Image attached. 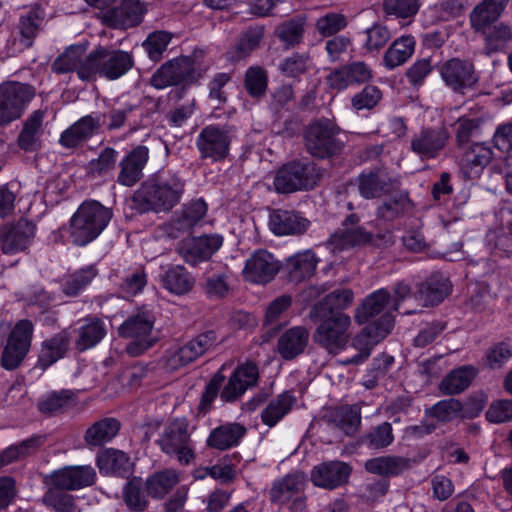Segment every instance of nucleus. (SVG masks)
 <instances>
[{
    "label": "nucleus",
    "mask_w": 512,
    "mask_h": 512,
    "mask_svg": "<svg viewBox=\"0 0 512 512\" xmlns=\"http://www.w3.org/2000/svg\"><path fill=\"white\" fill-rule=\"evenodd\" d=\"M106 335L104 322L97 317L83 320V324L75 330V348L84 352L96 346Z\"/></svg>",
    "instance_id": "a19ab883"
},
{
    "label": "nucleus",
    "mask_w": 512,
    "mask_h": 512,
    "mask_svg": "<svg viewBox=\"0 0 512 512\" xmlns=\"http://www.w3.org/2000/svg\"><path fill=\"white\" fill-rule=\"evenodd\" d=\"M351 473L348 464L341 461H327L315 466L311 471V481L315 486L334 489L345 484Z\"/></svg>",
    "instance_id": "c85d7f7f"
},
{
    "label": "nucleus",
    "mask_w": 512,
    "mask_h": 512,
    "mask_svg": "<svg viewBox=\"0 0 512 512\" xmlns=\"http://www.w3.org/2000/svg\"><path fill=\"white\" fill-rule=\"evenodd\" d=\"M34 326L30 320H19L11 329L1 355V366L14 370L28 354L33 338Z\"/></svg>",
    "instance_id": "2eb2a0df"
},
{
    "label": "nucleus",
    "mask_w": 512,
    "mask_h": 512,
    "mask_svg": "<svg viewBox=\"0 0 512 512\" xmlns=\"http://www.w3.org/2000/svg\"><path fill=\"white\" fill-rule=\"evenodd\" d=\"M86 50L84 45H71L53 61L52 71L56 74L76 72L80 80L90 81V78H86L84 75L86 67L91 61V52L87 54Z\"/></svg>",
    "instance_id": "bb28decb"
},
{
    "label": "nucleus",
    "mask_w": 512,
    "mask_h": 512,
    "mask_svg": "<svg viewBox=\"0 0 512 512\" xmlns=\"http://www.w3.org/2000/svg\"><path fill=\"white\" fill-rule=\"evenodd\" d=\"M145 13L146 7L140 0H121L103 15V23L113 29L126 30L141 24Z\"/></svg>",
    "instance_id": "4be33fe9"
},
{
    "label": "nucleus",
    "mask_w": 512,
    "mask_h": 512,
    "mask_svg": "<svg viewBox=\"0 0 512 512\" xmlns=\"http://www.w3.org/2000/svg\"><path fill=\"white\" fill-rule=\"evenodd\" d=\"M414 48L415 40L411 36H403L395 40L384 54L385 66L394 69L404 64L414 53Z\"/></svg>",
    "instance_id": "13d9d810"
},
{
    "label": "nucleus",
    "mask_w": 512,
    "mask_h": 512,
    "mask_svg": "<svg viewBox=\"0 0 512 512\" xmlns=\"http://www.w3.org/2000/svg\"><path fill=\"white\" fill-rule=\"evenodd\" d=\"M98 274L95 265L75 271L68 275L63 282L62 291L67 296H77Z\"/></svg>",
    "instance_id": "0e129e2a"
},
{
    "label": "nucleus",
    "mask_w": 512,
    "mask_h": 512,
    "mask_svg": "<svg viewBox=\"0 0 512 512\" xmlns=\"http://www.w3.org/2000/svg\"><path fill=\"white\" fill-rule=\"evenodd\" d=\"M132 110V107L111 108L102 115H85L61 133L59 144L66 149H79L97 134L103 126L107 131L122 128Z\"/></svg>",
    "instance_id": "f03ea898"
},
{
    "label": "nucleus",
    "mask_w": 512,
    "mask_h": 512,
    "mask_svg": "<svg viewBox=\"0 0 512 512\" xmlns=\"http://www.w3.org/2000/svg\"><path fill=\"white\" fill-rule=\"evenodd\" d=\"M507 3L508 0H484L476 6L471 13L470 20L472 27L479 32L495 24Z\"/></svg>",
    "instance_id": "de8ad7c7"
},
{
    "label": "nucleus",
    "mask_w": 512,
    "mask_h": 512,
    "mask_svg": "<svg viewBox=\"0 0 512 512\" xmlns=\"http://www.w3.org/2000/svg\"><path fill=\"white\" fill-rule=\"evenodd\" d=\"M172 38L173 34L164 30H158L150 33L142 43L149 59L154 62L160 61Z\"/></svg>",
    "instance_id": "774afa93"
},
{
    "label": "nucleus",
    "mask_w": 512,
    "mask_h": 512,
    "mask_svg": "<svg viewBox=\"0 0 512 512\" xmlns=\"http://www.w3.org/2000/svg\"><path fill=\"white\" fill-rule=\"evenodd\" d=\"M113 216L111 209L98 201L83 202L70 220L69 237L74 245L85 246L95 240Z\"/></svg>",
    "instance_id": "7ed1b4c3"
},
{
    "label": "nucleus",
    "mask_w": 512,
    "mask_h": 512,
    "mask_svg": "<svg viewBox=\"0 0 512 512\" xmlns=\"http://www.w3.org/2000/svg\"><path fill=\"white\" fill-rule=\"evenodd\" d=\"M134 66L133 54L120 49L98 46L91 51V61L86 67V78L90 81L97 76L116 80L128 73Z\"/></svg>",
    "instance_id": "423d86ee"
},
{
    "label": "nucleus",
    "mask_w": 512,
    "mask_h": 512,
    "mask_svg": "<svg viewBox=\"0 0 512 512\" xmlns=\"http://www.w3.org/2000/svg\"><path fill=\"white\" fill-rule=\"evenodd\" d=\"M120 422L112 417L95 421L85 431L83 439L90 449L101 447L110 442L120 430Z\"/></svg>",
    "instance_id": "58836bf2"
},
{
    "label": "nucleus",
    "mask_w": 512,
    "mask_h": 512,
    "mask_svg": "<svg viewBox=\"0 0 512 512\" xmlns=\"http://www.w3.org/2000/svg\"><path fill=\"white\" fill-rule=\"evenodd\" d=\"M264 36V28L256 26L246 30L238 39L231 52L233 61H240L248 57L260 44Z\"/></svg>",
    "instance_id": "680f3d73"
},
{
    "label": "nucleus",
    "mask_w": 512,
    "mask_h": 512,
    "mask_svg": "<svg viewBox=\"0 0 512 512\" xmlns=\"http://www.w3.org/2000/svg\"><path fill=\"white\" fill-rule=\"evenodd\" d=\"M440 74L449 88L461 94L472 89L479 80L474 64L459 58H452L443 63Z\"/></svg>",
    "instance_id": "aec40b11"
},
{
    "label": "nucleus",
    "mask_w": 512,
    "mask_h": 512,
    "mask_svg": "<svg viewBox=\"0 0 512 512\" xmlns=\"http://www.w3.org/2000/svg\"><path fill=\"white\" fill-rule=\"evenodd\" d=\"M208 70V65L194 53L163 63L152 75L150 84L156 89L197 82Z\"/></svg>",
    "instance_id": "20e7f679"
},
{
    "label": "nucleus",
    "mask_w": 512,
    "mask_h": 512,
    "mask_svg": "<svg viewBox=\"0 0 512 512\" xmlns=\"http://www.w3.org/2000/svg\"><path fill=\"white\" fill-rule=\"evenodd\" d=\"M310 318L320 322L313 333V340L317 345L332 355H337L346 347L351 326V318L348 314L337 312L332 315L327 314L325 317L310 314Z\"/></svg>",
    "instance_id": "6e6552de"
},
{
    "label": "nucleus",
    "mask_w": 512,
    "mask_h": 512,
    "mask_svg": "<svg viewBox=\"0 0 512 512\" xmlns=\"http://www.w3.org/2000/svg\"><path fill=\"white\" fill-rule=\"evenodd\" d=\"M231 128L227 126L208 125L204 127L196 139V146L202 159L218 162L229 154Z\"/></svg>",
    "instance_id": "f3484780"
},
{
    "label": "nucleus",
    "mask_w": 512,
    "mask_h": 512,
    "mask_svg": "<svg viewBox=\"0 0 512 512\" xmlns=\"http://www.w3.org/2000/svg\"><path fill=\"white\" fill-rule=\"evenodd\" d=\"M413 460L402 456H379L367 460L365 470L372 474L394 477L412 468Z\"/></svg>",
    "instance_id": "e433bc0d"
},
{
    "label": "nucleus",
    "mask_w": 512,
    "mask_h": 512,
    "mask_svg": "<svg viewBox=\"0 0 512 512\" xmlns=\"http://www.w3.org/2000/svg\"><path fill=\"white\" fill-rule=\"evenodd\" d=\"M35 234V224L24 218L3 224L0 226V249L6 255L24 252L31 245Z\"/></svg>",
    "instance_id": "a211bd4d"
},
{
    "label": "nucleus",
    "mask_w": 512,
    "mask_h": 512,
    "mask_svg": "<svg viewBox=\"0 0 512 512\" xmlns=\"http://www.w3.org/2000/svg\"><path fill=\"white\" fill-rule=\"evenodd\" d=\"M184 192L185 181L178 174L159 172L134 192L133 202L140 212L166 213L180 203Z\"/></svg>",
    "instance_id": "f257e3e1"
},
{
    "label": "nucleus",
    "mask_w": 512,
    "mask_h": 512,
    "mask_svg": "<svg viewBox=\"0 0 512 512\" xmlns=\"http://www.w3.org/2000/svg\"><path fill=\"white\" fill-rule=\"evenodd\" d=\"M386 306L391 309L390 293L386 289H379L367 296L356 309L355 321L358 324H364L370 318L380 314Z\"/></svg>",
    "instance_id": "864d4df0"
},
{
    "label": "nucleus",
    "mask_w": 512,
    "mask_h": 512,
    "mask_svg": "<svg viewBox=\"0 0 512 512\" xmlns=\"http://www.w3.org/2000/svg\"><path fill=\"white\" fill-rule=\"evenodd\" d=\"M246 433V427L238 422L225 423L210 432L207 445L217 450H227L237 446Z\"/></svg>",
    "instance_id": "c9c22d12"
},
{
    "label": "nucleus",
    "mask_w": 512,
    "mask_h": 512,
    "mask_svg": "<svg viewBox=\"0 0 512 512\" xmlns=\"http://www.w3.org/2000/svg\"><path fill=\"white\" fill-rule=\"evenodd\" d=\"M340 127L329 119L311 122L304 131L306 151L314 158L328 159L342 153L344 142L339 138Z\"/></svg>",
    "instance_id": "39448f33"
},
{
    "label": "nucleus",
    "mask_w": 512,
    "mask_h": 512,
    "mask_svg": "<svg viewBox=\"0 0 512 512\" xmlns=\"http://www.w3.org/2000/svg\"><path fill=\"white\" fill-rule=\"evenodd\" d=\"M70 346L68 331L62 330L49 339L42 342L38 356L37 367L46 370L59 359L63 358Z\"/></svg>",
    "instance_id": "f704fd0d"
},
{
    "label": "nucleus",
    "mask_w": 512,
    "mask_h": 512,
    "mask_svg": "<svg viewBox=\"0 0 512 512\" xmlns=\"http://www.w3.org/2000/svg\"><path fill=\"white\" fill-rule=\"evenodd\" d=\"M161 283L170 293L181 296L193 289L195 279L184 266L176 265L169 267L161 275Z\"/></svg>",
    "instance_id": "09e8293b"
},
{
    "label": "nucleus",
    "mask_w": 512,
    "mask_h": 512,
    "mask_svg": "<svg viewBox=\"0 0 512 512\" xmlns=\"http://www.w3.org/2000/svg\"><path fill=\"white\" fill-rule=\"evenodd\" d=\"M472 365H464L453 369L440 382L439 390L444 395H457L465 391L477 375Z\"/></svg>",
    "instance_id": "a18cd8bd"
},
{
    "label": "nucleus",
    "mask_w": 512,
    "mask_h": 512,
    "mask_svg": "<svg viewBox=\"0 0 512 512\" xmlns=\"http://www.w3.org/2000/svg\"><path fill=\"white\" fill-rule=\"evenodd\" d=\"M449 141L445 126L422 127L410 137L409 151L422 162L432 161L443 154Z\"/></svg>",
    "instance_id": "ddd939ff"
},
{
    "label": "nucleus",
    "mask_w": 512,
    "mask_h": 512,
    "mask_svg": "<svg viewBox=\"0 0 512 512\" xmlns=\"http://www.w3.org/2000/svg\"><path fill=\"white\" fill-rule=\"evenodd\" d=\"M45 117V111L35 110L24 122L18 136V146L24 151H36L40 148V136Z\"/></svg>",
    "instance_id": "49530a36"
},
{
    "label": "nucleus",
    "mask_w": 512,
    "mask_h": 512,
    "mask_svg": "<svg viewBox=\"0 0 512 512\" xmlns=\"http://www.w3.org/2000/svg\"><path fill=\"white\" fill-rule=\"evenodd\" d=\"M354 300V293L349 288L335 289L327 294L322 300L314 304L310 310L313 316H323L327 314H336L350 307Z\"/></svg>",
    "instance_id": "ea45409f"
},
{
    "label": "nucleus",
    "mask_w": 512,
    "mask_h": 512,
    "mask_svg": "<svg viewBox=\"0 0 512 512\" xmlns=\"http://www.w3.org/2000/svg\"><path fill=\"white\" fill-rule=\"evenodd\" d=\"M323 421L342 430L346 435L355 434L361 425V413L357 406H340L328 409Z\"/></svg>",
    "instance_id": "72a5a7b5"
},
{
    "label": "nucleus",
    "mask_w": 512,
    "mask_h": 512,
    "mask_svg": "<svg viewBox=\"0 0 512 512\" xmlns=\"http://www.w3.org/2000/svg\"><path fill=\"white\" fill-rule=\"evenodd\" d=\"M492 159V149L484 143L475 142L463 149L461 164L467 169L482 170Z\"/></svg>",
    "instance_id": "bf43d9fd"
},
{
    "label": "nucleus",
    "mask_w": 512,
    "mask_h": 512,
    "mask_svg": "<svg viewBox=\"0 0 512 512\" xmlns=\"http://www.w3.org/2000/svg\"><path fill=\"white\" fill-rule=\"evenodd\" d=\"M451 283L442 274H432L420 284L416 296L425 306H435L441 303L451 292Z\"/></svg>",
    "instance_id": "4c0bfd02"
},
{
    "label": "nucleus",
    "mask_w": 512,
    "mask_h": 512,
    "mask_svg": "<svg viewBox=\"0 0 512 512\" xmlns=\"http://www.w3.org/2000/svg\"><path fill=\"white\" fill-rule=\"evenodd\" d=\"M36 89L29 84L16 81L0 85V126L19 119L28 103L34 98Z\"/></svg>",
    "instance_id": "9b49d317"
},
{
    "label": "nucleus",
    "mask_w": 512,
    "mask_h": 512,
    "mask_svg": "<svg viewBox=\"0 0 512 512\" xmlns=\"http://www.w3.org/2000/svg\"><path fill=\"white\" fill-rule=\"evenodd\" d=\"M412 201L407 193H399L391 196L378 206L377 218L385 222H393L403 217L412 209Z\"/></svg>",
    "instance_id": "4d7b16f0"
},
{
    "label": "nucleus",
    "mask_w": 512,
    "mask_h": 512,
    "mask_svg": "<svg viewBox=\"0 0 512 512\" xmlns=\"http://www.w3.org/2000/svg\"><path fill=\"white\" fill-rule=\"evenodd\" d=\"M207 204L202 199L192 200L182 207L180 214L173 219L166 228L168 235L178 238L189 233L206 215Z\"/></svg>",
    "instance_id": "c756f323"
},
{
    "label": "nucleus",
    "mask_w": 512,
    "mask_h": 512,
    "mask_svg": "<svg viewBox=\"0 0 512 512\" xmlns=\"http://www.w3.org/2000/svg\"><path fill=\"white\" fill-rule=\"evenodd\" d=\"M280 268L281 265L273 254L259 249L246 260L243 276L249 282L266 284L274 279Z\"/></svg>",
    "instance_id": "5701e85b"
},
{
    "label": "nucleus",
    "mask_w": 512,
    "mask_h": 512,
    "mask_svg": "<svg viewBox=\"0 0 512 512\" xmlns=\"http://www.w3.org/2000/svg\"><path fill=\"white\" fill-rule=\"evenodd\" d=\"M485 38V48L489 53L503 49L512 40V28L504 23H495L480 31Z\"/></svg>",
    "instance_id": "e2e57ef3"
},
{
    "label": "nucleus",
    "mask_w": 512,
    "mask_h": 512,
    "mask_svg": "<svg viewBox=\"0 0 512 512\" xmlns=\"http://www.w3.org/2000/svg\"><path fill=\"white\" fill-rule=\"evenodd\" d=\"M179 482V473L175 469L167 468L148 476L145 480V487L151 498L162 500Z\"/></svg>",
    "instance_id": "79ce46f5"
},
{
    "label": "nucleus",
    "mask_w": 512,
    "mask_h": 512,
    "mask_svg": "<svg viewBox=\"0 0 512 512\" xmlns=\"http://www.w3.org/2000/svg\"><path fill=\"white\" fill-rule=\"evenodd\" d=\"M118 151L112 147L102 149L97 158L90 160L86 171L91 177H104L113 173L116 168Z\"/></svg>",
    "instance_id": "052dcab7"
},
{
    "label": "nucleus",
    "mask_w": 512,
    "mask_h": 512,
    "mask_svg": "<svg viewBox=\"0 0 512 512\" xmlns=\"http://www.w3.org/2000/svg\"><path fill=\"white\" fill-rule=\"evenodd\" d=\"M44 23L43 12L37 8L22 13L14 30L15 44L20 50L31 48L34 40L42 30Z\"/></svg>",
    "instance_id": "7c9ffc66"
},
{
    "label": "nucleus",
    "mask_w": 512,
    "mask_h": 512,
    "mask_svg": "<svg viewBox=\"0 0 512 512\" xmlns=\"http://www.w3.org/2000/svg\"><path fill=\"white\" fill-rule=\"evenodd\" d=\"M372 77L371 68L363 61H356L332 70L326 76V83L331 89L342 91L351 85L367 83Z\"/></svg>",
    "instance_id": "b1692460"
},
{
    "label": "nucleus",
    "mask_w": 512,
    "mask_h": 512,
    "mask_svg": "<svg viewBox=\"0 0 512 512\" xmlns=\"http://www.w3.org/2000/svg\"><path fill=\"white\" fill-rule=\"evenodd\" d=\"M360 217L351 213L341 223V227L332 233L326 241V247L332 253H339L358 246H366L371 240V232L359 225Z\"/></svg>",
    "instance_id": "dca6fc26"
},
{
    "label": "nucleus",
    "mask_w": 512,
    "mask_h": 512,
    "mask_svg": "<svg viewBox=\"0 0 512 512\" xmlns=\"http://www.w3.org/2000/svg\"><path fill=\"white\" fill-rule=\"evenodd\" d=\"M222 244L223 237L221 235L205 234L181 240L178 243L177 252L186 263L196 265L210 259Z\"/></svg>",
    "instance_id": "6ab92c4d"
},
{
    "label": "nucleus",
    "mask_w": 512,
    "mask_h": 512,
    "mask_svg": "<svg viewBox=\"0 0 512 512\" xmlns=\"http://www.w3.org/2000/svg\"><path fill=\"white\" fill-rule=\"evenodd\" d=\"M317 262L315 254L310 250L289 257L285 264L289 280L300 283L310 278L315 273Z\"/></svg>",
    "instance_id": "37998d69"
},
{
    "label": "nucleus",
    "mask_w": 512,
    "mask_h": 512,
    "mask_svg": "<svg viewBox=\"0 0 512 512\" xmlns=\"http://www.w3.org/2000/svg\"><path fill=\"white\" fill-rule=\"evenodd\" d=\"M97 465L101 472L125 476L131 471L129 456L115 449H108L97 456Z\"/></svg>",
    "instance_id": "6e6d98bb"
},
{
    "label": "nucleus",
    "mask_w": 512,
    "mask_h": 512,
    "mask_svg": "<svg viewBox=\"0 0 512 512\" xmlns=\"http://www.w3.org/2000/svg\"><path fill=\"white\" fill-rule=\"evenodd\" d=\"M357 183L359 193L365 199L380 198L388 194L393 187L391 179L379 172L362 173Z\"/></svg>",
    "instance_id": "8fccbe9b"
},
{
    "label": "nucleus",
    "mask_w": 512,
    "mask_h": 512,
    "mask_svg": "<svg viewBox=\"0 0 512 512\" xmlns=\"http://www.w3.org/2000/svg\"><path fill=\"white\" fill-rule=\"evenodd\" d=\"M394 325L393 318L390 314L382 315L378 320L365 326L351 342V347L357 353L342 361L344 365H358L363 363L371 354V350L375 345L381 342L390 334Z\"/></svg>",
    "instance_id": "f8f14e48"
},
{
    "label": "nucleus",
    "mask_w": 512,
    "mask_h": 512,
    "mask_svg": "<svg viewBox=\"0 0 512 512\" xmlns=\"http://www.w3.org/2000/svg\"><path fill=\"white\" fill-rule=\"evenodd\" d=\"M296 398L292 392L285 391L272 399L261 412V420L268 427H274L292 409Z\"/></svg>",
    "instance_id": "5fc2aeb1"
},
{
    "label": "nucleus",
    "mask_w": 512,
    "mask_h": 512,
    "mask_svg": "<svg viewBox=\"0 0 512 512\" xmlns=\"http://www.w3.org/2000/svg\"><path fill=\"white\" fill-rule=\"evenodd\" d=\"M149 160V149L138 145L128 152L119 162L117 182L126 187H132L144 176L143 170Z\"/></svg>",
    "instance_id": "a878e982"
},
{
    "label": "nucleus",
    "mask_w": 512,
    "mask_h": 512,
    "mask_svg": "<svg viewBox=\"0 0 512 512\" xmlns=\"http://www.w3.org/2000/svg\"><path fill=\"white\" fill-rule=\"evenodd\" d=\"M268 87V73L261 66L249 67L244 76V88L252 98H262Z\"/></svg>",
    "instance_id": "338daca9"
},
{
    "label": "nucleus",
    "mask_w": 512,
    "mask_h": 512,
    "mask_svg": "<svg viewBox=\"0 0 512 512\" xmlns=\"http://www.w3.org/2000/svg\"><path fill=\"white\" fill-rule=\"evenodd\" d=\"M306 24L307 16L299 14L276 26L274 34L286 49L294 48L303 42Z\"/></svg>",
    "instance_id": "c03bdc74"
},
{
    "label": "nucleus",
    "mask_w": 512,
    "mask_h": 512,
    "mask_svg": "<svg viewBox=\"0 0 512 512\" xmlns=\"http://www.w3.org/2000/svg\"><path fill=\"white\" fill-rule=\"evenodd\" d=\"M310 339V332L304 326H295L283 332L277 341V352L284 360H293L301 355Z\"/></svg>",
    "instance_id": "473e14b6"
},
{
    "label": "nucleus",
    "mask_w": 512,
    "mask_h": 512,
    "mask_svg": "<svg viewBox=\"0 0 512 512\" xmlns=\"http://www.w3.org/2000/svg\"><path fill=\"white\" fill-rule=\"evenodd\" d=\"M189 422L186 418H175L164 427L157 440L161 451L174 456L182 465L190 464L195 458L193 442L190 437Z\"/></svg>",
    "instance_id": "9d476101"
},
{
    "label": "nucleus",
    "mask_w": 512,
    "mask_h": 512,
    "mask_svg": "<svg viewBox=\"0 0 512 512\" xmlns=\"http://www.w3.org/2000/svg\"><path fill=\"white\" fill-rule=\"evenodd\" d=\"M259 381V369L255 362L246 361L238 365L228 378L220 393L224 402H236Z\"/></svg>",
    "instance_id": "412c9836"
},
{
    "label": "nucleus",
    "mask_w": 512,
    "mask_h": 512,
    "mask_svg": "<svg viewBox=\"0 0 512 512\" xmlns=\"http://www.w3.org/2000/svg\"><path fill=\"white\" fill-rule=\"evenodd\" d=\"M320 178L321 173L315 163L309 160H293L279 168L273 184L277 192L289 194L314 189Z\"/></svg>",
    "instance_id": "0eeeda50"
},
{
    "label": "nucleus",
    "mask_w": 512,
    "mask_h": 512,
    "mask_svg": "<svg viewBox=\"0 0 512 512\" xmlns=\"http://www.w3.org/2000/svg\"><path fill=\"white\" fill-rule=\"evenodd\" d=\"M310 221L295 210L275 209L270 214L269 226L277 236H299L310 227Z\"/></svg>",
    "instance_id": "cd10ccee"
},
{
    "label": "nucleus",
    "mask_w": 512,
    "mask_h": 512,
    "mask_svg": "<svg viewBox=\"0 0 512 512\" xmlns=\"http://www.w3.org/2000/svg\"><path fill=\"white\" fill-rule=\"evenodd\" d=\"M75 396L73 391L67 389L53 391L38 401L37 409L46 417L55 416L73 407Z\"/></svg>",
    "instance_id": "603ef678"
},
{
    "label": "nucleus",
    "mask_w": 512,
    "mask_h": 512,
    "mask_svg": "<svg viewBox=\"0 0 512 512\" xmlns=\"http://www.w3.org/2000/svg\"><path fill=\"white\" fill-rule=\"evenodd\" d=\"M216 340L214 331H206L180 347L166 350L161 358L163 368L168 372H173L190 364L209 350Z\"/></svg>",
    "instance_id": "4468645a"
},
{
    "label": "nucleus",
    "mask_w": 512,
    "mask_h": 512,
    "mask_svg": "<svg viewBox=\"0 0 512 512\" xmlns=\"http://www.w3.org/2000/svg\"><path fill=\"white\" fill-rule=\"evenodd\" d=\"M393 441V429L389 422H383L372 427L361 437V443L373 450L384 449L391 445Z\"/></svg>",
    "instance_id": "69168bd1"
},
{
    "label": "nucleus",
    "mask_w": 512,
    "mask_h": 512,
    "mask_svg": "<svg viewBox=\"0 0 512 512\" xmlns=\"http://www.w3.org/2000/svg\"><path fill=\"white\" fill-rule=\"evenodd\" d=\"M122 499L131 512H144L148 509L149 495L145 487V481L141 477H132L122 489Z\"/></svg>",
    "instance_id": "3c124183"
},
{
    "label": "nucleus",
    "mask_w": 512,
    "mask_h": 512,
    "mask_svg": "<svg viewBox=\"0 0 512 512\" xmlns=\"http://www.w3.org/2000/svg\"><path fill=\"white\" fill-rule=\"evenodd\" d=\"M154 323L155 317L151 312L141 311L129 316L119 326V336L131 339L125 349L128 355L140 356L155 345L157 337L152 336Z\"/></svg>",
    "instance_id": "1a4fd4ad"
},
{
    "label": "nucleus",
    "mask_w": 512,
    "mask_h": 512,
    "mask_svg": "<svg viewBox=\"0 0 512 512\" xmlns=\"http://www.w3.org/2000/svg\"><path fill=\"white\" fill-rule=\"evenodd\" d=\"M306 477L302 472H293L273 482L269 490V500L275 505H284L304 492Z\"/></svg>",
    "instance_id": "2f4dec72"
},
{
    "label": "nucleus",
    "mask_w": 512,
    "mask_h": 512,
    "mask_svg": "<svg viewBox=\"0 0 512 512\" xmlns=\"http://www.w3.org/2000/svg\"><path fill=\"white\" fill-rule=\"evenodd\" d=\"M96 481V471L92 466H66L52 473L54 488L73 491L91 486Z\"/></svg>",
    "instance_id": "393cba45"
}]
</instances>
